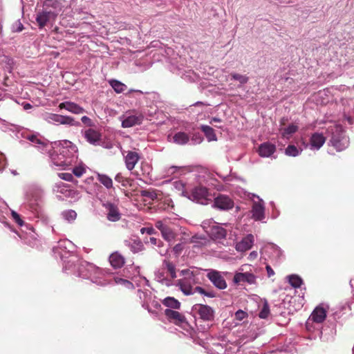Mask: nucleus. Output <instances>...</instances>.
<instances>
[{"label":"nucleus","mask_w":354,"mask_h":354,"mask_svg":"<svg viewBox=\"0 0 354 354\" xmlns=\"http://www.w3.org/2000/svg\"><path fill=\"white\" fill-rule=\"evenodd\" d=\"M18 134L29 140L41 153L48 154L50 167L55 169H69L77 163V148L69 140L50 142L24 130L19 131Z\"/></svg>","instance_id":"f257e3e1"},{"label":"nucleus","mask_w":354,"mask_h":354,"mask_svg":"<svg viewBox=\"0 0 354 354\" xmlns=\"http://www.w3.org/2000/svg\"><path fill=\"white\" fill-rule=\"evenodd\" d=\"M76 262H78V264L76 265L75 263L73 266L71 267V270H67V273L73 274L79 277L89 279L91 282L98 286H102L113 283L111 279H109V276L106 275L102 270L93 263L78 259Z\"/></svg>","instance_id":"f03ea898"},{"label":"nucleus","mask_w":354,"mask_h":354,"mask_svg":"<svg viewBox=\"0 0 354 354\" xmlns=\"http://www.w3.org/2000/svg\"><path fill=\"white\" fill-rule=\"evenodd\" d=\"M75 249V245L68 239L59 241L53 248L55 254L63 261V270L65 272L70 270L71 267L77 261V257L73 254Z\"/></svg>","instance_id":"7ed1b4c3"},{"label":"nucleus","mask_w":354,"mask_h":354,"mask_svg":"<svg viewBox=\"0 0 354 354\" xmlns=\"http://www.w3.org/2000/svg\"><path fill=\"white\" fill-rule=\"evenodd\" d=\"M44 195V189L37 184L29 185L25 192L28 206L35 216L39 217L41 212L40 203L43 201Z\"/></svg>","instance_id":"20e7f679"},{"label":"nucleus","mask_w":354,"mask_h":354,"mask_svg":"<svg viewBox=\"0 0 354 354\" xmlns=\"http://www.w3.org/2000/svg\"><path fill=\"white\" fill-rule=\"evenodd\" d=\"M57 6L58 2L55 0H45L44 1L43 8L37 11L35 17L36 22L40 29L56 19L57 14L54 11L48 10V8L50 7L57 8Z\"/></svg>","instance_id":"39448f33"},{"label":"nucleus","mask_w":354,"mask_h":354,"mask_svg":"<svg viewBox=\"0 0 354 354\" xmlns=\"http://www.w3.org/2000/svg\"><path fill=\"white\" fill-rule=\"evenodd\" d=\"M42 119L48 124L54 125H66L69 127H80V122L69 115H63L53 113L46 112L41 115Z\"/></svg>","instance_id":"423d86ee"},{"label":"nucleus","mask_w":354,"mask_h":354,"mask_svg":"<svg viewBox=\"0 0 354 354\" xmlns=\"http://www.w3.org/2000/svg\"><path fill=\"white\" fill-rule=\"evenodd\" d=\"M165 270H158L155 272V279L158 282L169 286L173 284L171 280L176 277V266L169 261L165 260L163 263Z\"/></svg>","instance_id":"0eeeda50"},{"label":"nucleus","mask_w":354,"mask_h":354,"mask_svg":"<svg viewBox=\"0 0 354 354\" xmlns=\"http://www.w3.org/2000/svg\"><path fill=\"white\" fill-rule=\"evenodd\" d=\"M165 308L164 315L166 320L175 325L177 324V299L172 297H167L162 300Z\"/></svg>","instance_id":"6e6552de"},{"label":"nucleus","mask_w":354,"mask_h":354,"mask_svg":"<svg viewBox=\"0 0 354 354\" xmlns=\"http://www.w3.org/2000/svg\"><path fill=\"white\" fill-rule=\"evenodd\" d=\"M120 120L122 122V127L129 128L142 124L144 115L141 111L131 110L121 115Z\"/></svg>","instance_id":"1a4fd4ad"},{"label":"nucleus","mask_w":354,"mask_h":354,"mask_svg":"<svg viewBox=\"0 0 354 354\" xmlns=\"http://www.w3.org/2000/svg\"><path fill=\"white\" fill-rule=\"evenodd\" d=\"M167 221H158L155 226L158 228L162 234V238L169 243L173 242L176 239V232L167 223Z\"/></svg>","instance_id":"9d476101"},{"label":"nucleus","mask_w":354,"mask_h":354,"mask_svg":"<svg viewBox=\"0 0 354 354\" xmlns=\"http://www.w3.org/2000/svg\"><path fill=\"white\" fill-rule=\"evenodd\" d=\"M206 276L216 288L224 290L227 288L226 281L221 272L216 270H209Z\"/></svg>","instance_id":"9b49d317"},{"label":"nucleus","mask_w":354,"mask_h":354,"mask_svg":"<svg viewBox=\"0 0 354 354\" xmlns=\"http://www.w3.org/2000/svg\"><path fill=\"white\" fill-rule=\"evenodd\" d=\"M192 196L193 201H195L202 205L208 204V202L212 201L207 189L202 186L194 188L192 191Z\"/></svg>","instance_id":"f8f14e48"},{"label":"nucleus","mask_w":354,"mask_h":354,"mask_svg":"<svg viewBox=\"0 0 354 354\" xmlns=\"http://www.w3.org/2000/svg\"><path fill=\"white\" fill-rule=\"evenodd\" d=\"M106 212V218L111 222H115L120 219L121 214L120 213L118 206L111 203L104 204Z\"/></svg>","instance_id":"ddd939ff"},{"label":"nucleus","mask_w":354,"mask_h":354,"mask_svg":"<svg viewBox=\"0 0 354 354\" xmlns=\"http://www.w3.org/2000/svg\"><path fill=\"white\" fill-rule=\"evenodd\" d=\"M214 206L223 210L232 209L234 206V202L231 198L225 195L219 194L214 198Z\"/></svg>","instance_id":"4468645a"},{"label":"nucleus","mask_w":354,"mask_h":354,"mask_svg":"<svg viewBox=\"0 0 354 354\" xmlns=\"http://www.w3.org/2000/svg\"><path fill=\"white\" fill-rule=\"evenodd\" d=\"M58 107L59 109H65L68 112L76 115L82 114L86 112L82 106L71 101L61 102Z\"/></svg>","instance_id":"2eb2a0df"},{"label":"nucleus","mask_w":354,"mask_h":354,"mask_svg":"<svg viewBox=\"0 0 354 354\" xmlns=\"http://www.w3.org/2000/svg\"><path fill=\"white\" fill-rule=\"evenodd\" d=\"M125 166L129 171H132L138 163L140 156L137 152L129 151L124 157Z\"/></svg>","instance_id":"dca6fc26"},{"label":"nucleus","mask_w":354,"mask_h":354,"mask_svg":"<svg viewBox=\"0 0 354 354\" xmlns=\"http://www.w3.org/2000/svg\"><path fill=\"white\" fill-rule=\"evenodd\" d=\"M254 241V236L251 234H248L241 241L236 243L235 248L238 252H245L252 247Z\"/></svg>","instance_id":"f3484780"},{"label":"nucleus","mask_w":354,"mask_h":354,"mask_svg":"<svg viewBox=\"0 0 354 354\" xmlns=\"http://www.w3.org/2000/svg\"><path fill=\"white\" fill-rule=\"evenodd\" d=\"M197 310L202 319L205 321H210L213 319L214 310L210 306L207 305L198 304Z\"/></svg>","instance_id":"a211bd4d"},{"label":"nucleus","mask_w":354,"mask_h":354,"mask_svg":"<svg viewBox=\"0 0 354 354\" xmlns=\"http://www.w3.org/2000/svg\"><path fill=\"white\" fill-rule=\"evenodd\" d=\"M234 281L236 283L247 282L250 284H253L256 281V277L250 272H238L234 274Z\"/></svg>","instance_id":"6ab92c4d"},{"label":"nucleus","mask_w":354,"mask_h":354,"mask_svg":"<svg viewBox=\"0 0 354 354\" xmlns=\"http://www.w3.org/2000/svg\"><path fill=\"white\" fill-rule=\"evenodd\" d=\"M275 151V145L268 142L261 144L258 149L259 155L263 158L270 156Z\"/></svg>","instance_id":"aec40b11"},{"label":"nucleus","mask_w":354,"mask_h":354,"mask_svg":"<svg viewBox=\"0 0 354 354\" xmlns=\"http://www.w3.org/2000/svg\"><path fill=\"white\" fill-rule=\"evenodd\" d=\"M84 137L87 142L96 145H98L100 141L101 135L97 131L93 129H88L84 131Z\"/></svg>","instance_id":"412c9836"},{"label":"nucleus","mask_w":354,"mask_h":354,"mask_svg":"<svg viewBox=\"0 0 354 354\" xmlns=\"http://www.w3.org/2000/svg\"><path fill=\"white\" fill-rule=\"evenodd\" d=\"M124 244L132 252L137 253L143 250L144 245L138 239H129L124 241Z\"/></svg>","instance_id":"4be33fe9"},{"label":"nucleus","mask_w":354,"mask_h":354,"mask_svg":"<svg viewBox=\"0 0 354 354\" xmlns=\"http://www.w3.org/2000/svg\"><path fill=\"white\" fill-rule=\"evenodd\" d=\"M53 190L57 194V196L59 198H62V196L68 197L70 196L71 193L68 186L62 182L55 184Z\"/></svg>","instance_id":"5701e85b"},{"label":"nucleus","mask_w":354,"mask_h":354,"mask_svg":"<svg viewBox=\"0 0 354 354\" xmlns=\"http://www.w3.org/2000/svg\"><path fill=\"white\" fill-rule=\"evenodd\" d=\"M138 296L142 301V306L145 309H147L150 312L149 302L151 299V292L149 290H138Z\"/></svg>","instance_id":"b1692460"},{"label":"nucleus","mask_w":354,"mask_h":354,"mask_svg":"<svg viewBox=\"0 0 354 354\" xmlns=\"http://www.w3.org/2000/svg\"><path fill=\"white\" fill-rule=\"evenodd\" d=\"M326 317V310L322 306H317L313 310L311 318L316 323L323 322Z\"/></svg>","instance_id":"393cba45"},{"label":"nucleus","mask_w":354,"mask_h":354,"mask_svg":"<svg viewBox=\"0 0 354 354\" xmlns=\"http://www.w3.org/2000/svg\"><path fill=\"white\" fill-rule=\"evenodd\" d=\"M109 262L114 268H120L124 264V257L118 252H113L109 257Z\"/></svg>","instance_id":"a878e982"},{"label":"nucleus","mask_w":354,"mask_h":354,"mask_svg":"<svg viewBox=\"0 0 354 354\" xmlns=\"http://www.w3.org/2000/svg\"><path fill=\"white\" fill-rule=\"evenodd\" d=\"M177 171V167L172 166L169 167L165 171L164 178H171L167 179L162 182V183H168L172 181V185L174 188H177V181L174 180L176 178V173Z\"/></svg>","instance_id":"bb28decb"},{"label":"nucleus","mask_w":354,"mask_h":354,"mask_svg":"<svg viewBox=\"0 0 354 354\" xmlns=\"http://www.w3.org/2000/svg\"><path fill=\"white\" fill-rule=\"evenodd\" d=\"M252 218L257 221H260L264 217V207L259 203H254L252 209Z\"/></svg>","instance_id":"cd10ccee"},{"label":"nucleus","mask_w":354,"mask_h":354,"mask_svg":"<svg viewBox=\"0 0 354 354\" xmlns=\"http://www.w3.org/2000/svg\"><path fill=\"white\" fill-rule=\"evenodd\" d=\"M326 138L322 133H315L310 138V145L312 147L319 149L325 142Z\"/></svg>","instance_id":"c85d7f7f"},{"label":"nucleus","mask_w":354,"mask_h":354,"mask_svg":"<svg viewBox=\"0 0 354 354\" xmlns=\"http://www.w3.org/2000/svg\"><path fill=\"white\" fill-rule=\"evenodd\" d=\"M330 141L333 146L339 151H342L347 145V140L345 138L339 139V138L333 136Z\"/></svg>","instance_id":"c756f323"},{"label":"nucleus","mask_w":354,"mask_h":354,"mask_svg":"<svg viewBox=\"0 0 354 354\" xmlns=\"http://www.w3.org/2000/svg\"><path fill=\"white\" fill-rule=\"evenodd\" d=\"M97 179L106 189H111L113 187V180L109 176L106 174H97Z\"/></svg>","instance_id":"7c9ffc66"},{"label":"nucleus","mask_w":354,"mask_h":354,"mask_svg":"<svg viewBox=\"0 0 354 354\" xmlns=\"http://www.w3.org/2000/svg\"><path fill=\"white\" fill-rule=\"evenodd\" d=\"M72 169L73 174L76 177H81L86 171V166L82 162H79L71 166L69 169Z\"/></svg>","instance_id":"2f4dec72"},{"label":"nucleus","mask_w":354,"mask_h":354,"mask_svg":"<svg viewBox=\"0 0 354 354\" xmlns=\"http://www.w3.org/2000/svg\"><path fill=\"white\" fill-rule=\"evenodd\" d=\"M62 218L68 223H73L77 218V213L73 209H66L61 213Z\"/></svg>","instance_id":"473e14b6"},{"label":"nucleus","mask_w":354,"mask_h":354,"mask_svg":"<svg viewBox=\"0 0 354 354\" xmlns=\"http://www.w3.org/2000/svg\"><path fill=\"white\" fill-rule=\"evenodd\" d=\"M109 82L111 86L117 93H121L124 92L127 88V86L124 84L117 80H111Z\"/></svg>","instance_id":"72a5a7b5"},{"label":"nucleus","mask_w":354,"mask_h":354,"mask_svg":"<svg viewBox=\"0 0 354 354\" xmlns=\"http://www.w3.org/2000/svg\"><path fill=\"white\" fill-rule=\"evenodd\" d=\"M211 234L216 239H222L226 236V230L218 225H214L211 228Z\"/></svg>","instance_id":"f704fd0d"},{"label":"nucleus","mask_w":354,"mask_h":354,"mask_svg":"<svg viewBox=\"0 0 354 354\" xmlns=\"http://www.w3.org/2000/svg\"><path fill=\"white\" fill-rule=\"evenodd\" d=\"M113 281H114V284L120 285V286H121L125 288H127V289L133 288V285L130 281L123 279V278H121L118 276L113 277Z\"/></svg>","instance_id":"c9c22d12"},{"label":"nucleus","mask_w":354,"mask_h":354,"mask_svg":"<svg viewBox=\"0 0 354 354\" xmlns=\"http://www.w3.org/2000/svg\"><path fill=\"white\" fill-rule=\"evenodd\" d=\"M178 286L185 295L194 294V288L190 285V282H189V284H186L185 281H183V279H180L178 281Z\"/></svg>","instance_id":"e433bc0d"},{"label":"nucleus","mask_w":354,"mask_h":354,"mask_svg":"<svg viewBox=\"0 0 354 354\" xmlns=\"http://www.w3.org/2000/svg\"><path fill=\"white\" fill-rule=\"evenodd\" d=\"M182 234V236L180 237V240L182 243H194L193 241V236H191V235L186 232L184 229H182L181 227L178 230V234ZM179 240V238H178Z\"/></svg>","instance_id":"4c0bfd02"},{"label":"nucleus","mask_w":354,"mask_h":354,"mask_svg":"<svg viewBox=\"0 0 354 354\" xmlns=\"http://www.w3.org/2000/svg\"><path fill=\"white\" fill-rule=\"evenodd\" d=\"M201 129L209 140H216V134L214 133V131L212 127L206 125V126H202Z\"/></svg>","instance_id":"58836bf2"},{"label":"nucleus","mask_w":354,"mask_h":354,"mask_svg":"<svg viewBox=\"0 0 354 354\" xmlns=\"http://www.w3.org/2000/svg\"><path fill=\"white\" fill-rule=\"evenodd\" d=\"M140 195L143 197L149 198L151 201H154L157 198L158 194L155 190L145 189L140 192Z\"/></svg>","instance_id":"ea45409f"},{"label":"nucleus","mask_w":354,"mask_h":354,"mask_svg":"<svg viewBox=\"0 0 354 354\" xmlns=\"http://www.w3.org/2000/svg\"><path fill=\"white\" fill-rule=\"evenodd\" d=\"M289 283L294 288H299L302 283V279L297 275H291L289 277Z\"/></svg>","instance_id":"a19ab883"},{"label":"nucleus","mask_w":354,"mask_h":354,"mask_svg":"<svg viewBox=\"0 0 354 354\" xmlns=\"http://www.w3.org/2000/svg\"><path fill=\"white\" fill-rule=\"evenodd\" d=\"M115 180L121 184L122 187H127L129 185L130 180L129 178L124 177L122 174L118 173L115 176Z\"/></svg>","instance_id":"79ce46f5"},{"label":"nucleus","mask_w":354,"mask_h":354,"mask_svg":"<svg viewBox=\"0 0 354 354\" xmlns=\"http://www.w3.org/2000/svg\"><path fill=\"white\" fill-rule=\"evenodd\" d=\"M180 274L184 276V280H187L188 282H192L194 281V275L193 271H191L189 269H185L180 271Z\"/></svg>","instance_id":"37998d69"},{"label":"nucleus","mask_w":354,"mask_h":354,"mask_svg":"<svg viewBox=\"0 0 354 354\" xmlns=\"http://www.w3.org/2000/svg\"><path fill=\"white\" fill-rule=\"evenodd\" d=\"M270 314V308L267 301H265L261 311L259 312V316L261 319H266Z\"/></svg>","instance_id":"c03bdc74"},{"label":"nucleus","mask_w":354,"mask_h":354,"mask_svg":"<svg viewBox=\"0 0 354 354\" xmlns=\"http://www.w3.org/2000/svg\"><path fill=\"white\" fill-rule=\"evenodd\" d=\"M178 328H182L187 332H189V330L191 329V326H189V324L187 322L185 321L184 316L180 315L179 313H178Z\"/></svg>","instance_id":"a18cd8bd"},{"label":"nucleus","mask_w":354,"mask_h":354,"mask_svg":"<svg viewBox=\"0 0 354 354\" xmlns=\"http://www.w3.org/2000/svg\"><path fill=\"white\" fill-rule=\"evenodd\" d=\"M230 75L233 80L239 81L241 84H246L248 81V77L245 75L235 73H231Z\"/></svg>","instance_id":"49530a36"},{"label":"nucleus","mask_w":354,"mask_h":354,"mask_svg":"<svg viewBox=\"0 0 354 354\" xmlns=\"http://www.w3.org/2000/svg\"><path fill=\"white\" fill-rule=\"evenodd\" d=\"M11 216L12 220L19 226H23L24 222L20 215L15 211L11 210Z\"/></svg>","instance_id":"de8ad7c7"},{"label":"nucleus","mask_w":354,"mask_h":354,"mask_svg":"<svg viewBox=\"0 0 354 354\" xmlns=\"http://www.w3.org/2000/svg\"><path fill=\"white\" fill-rule=\"evenodd\" d=\"M298 130L297 126L295 124H290L287 128L283 129V136H286L288 135H291L295 133Z\"/></svg>","instance_id":"09e8293b"},{"label":"nucleus","mask_w":354,"mask_h":354,"mask_svg":"<svg viewBox=\"0 0 354 354\" xmlns=\"http://www.w3.org/2000/svg\"><path fill=\"white\" fill-rule=\"evenodd\" d=\"M286 154L291 156H296L298 155V149L295 145H289L286 149Z\"/></svg>","instance_id":"8fccbe9b"},{"label":"nucleus","mask_w":354,"mask_h":354,"mask_svg":"<svg viewBox=\"0 0 354 354\" xmlns=\"http://www.w3.org/2000/svg\"><path fill=\"white\" fill-rule=\"evenodd\" d=\"M24 30V25L18 20L12 26V30L15 32H19Z\"/></svg>","instance_id":"3c124183"},{"label":"nucleus","mask_w":354,"mask_h":354,"mask_svg":"<svg viewBox=\"0 0 354 354\" xmlns=\"http://www.w3.org/2000/svg\"><path fill=\"white\" fill-rule=\"evenodd\" d=\"M58 176L68 182H71L73 180V176L71 173H59Z\"/></svg>","instance_id":"603ef678"},{"label":"nucleus","mask_w":354,"mask_h":354,"mask_svg":"<svg viewBox=\"0 0 354 354\" xmlns=\"http://www.w3.org/2000/svg\"><path fill=\"white\" fill-rule=\"evenodd\" d=\"M193 171V168L191 166L187 167H178V175L185 174L190 173Z\"/></svg>","instance_id":"864d4df0"},{"label":"nucleus","mask_w":354,"mask_h":354,"mask_svg":"<svg viewBox=\"0 0 354 354\" xmlns=\"http://www.w3.org/2000/svg\"><path fill=\"white\" fill-rule=\"evenodd\" d=\"M189 140V137L185 133H178V144H186Z\"/></svg>","instance_id":"5fc2aeb1"},{"label":"nucleus","mask_w":354,"mask_h":354,"mask_svg":"<svg viewBox=\"0 0 354 354\" xmlns=\"http://www.w3.org/2000/svg\"><path fill=\"white\" fill-rule=\"evenodd\" d=\"M247 317V313L242 310H239L235 313V318L239 321L243 320Z\"/></svg>","instance_id":"6e6d98bb"},{"label":"nucleus","mask_w":354,"mask_h":354,"mask_svg":"<svg viewBox=\"0 0 354 354\" xmlns=\"http://www.w3.org/2000/svg\"><path fill=\"white\" fill-rule=\"evenodd\" d=\"M81 121L88 127H92L93 125L92 120L88 116H82L81 118Z\"/></svg>","instance_id":"4d7b16f0"},{"label":"nucleus","mask_w":354,"mask_h":354,"mask_svg":"<svg viewBox=\"0 0 354 354\" xmlns=\"http://www.w3.org/2000/svg\"><path fill=\"white\" fill-rule=\"evenodd\" d=\"M140 232L142 234L146 233L147 234L151 235V234H153L155 233V230L153 227H142L140 230Z\"/></svg>","instance_id":"13d9d810"},{"label":"nucleus","mask_w":354,"mask_h":354,"mask_svg":"<svg viewBox=\"0 0 354 354\" xmlns=\"http://www.w3.org/2000/svg\"><path fill=\"white\" fill-rule=\"evenodd\" d=\"M149 243L153 245H158V247H160L161 241L155 237H150Z\"/></svg>","instance_id":"bf43d9fd"},{"label":"nucleus","mask_w":354,"mask_h":354,"mask_svg":"<svg viewBox=\"0 0 354 354\" xmlns=\"http://www.w3.org/2000/svg\"><path fill=\"white\" fill-rule=\"evenodd\" d=\"M266 269L267 270V273H268V277H270L274 275V272L272 270V268L270 267V266L267 265L266 267Z\"/></svg>","instance_id":"052dcab7"},{"label":"nucleus","mask_w":354,"mask_h":354,"mask_svg":"<svg viewBox=\"0 0 354 354\" xmlns=\"http://www.w3.org/2000/svg\"><path fill=\"white\" fill-rule=\"evenodd\" d=\"M205 289L201 288V287H199V286H197V287H195L194 288V293L195 292H198V293H200L201 295H204L205 293Z\"/></svg>","instance_id":"680f3d73"},{"label":"nucleus","mask_w":354,"mask_h":354,"mask_svg":"<svg viewBox=\"0 0 354 354\" xmlns=\"http://www.w3.org/2000/svg\"><path fill=\"white\" fill-rule=\"evenodd\" d=\"M149 304H151L152 306L155 307L157 309H159L161 308V305L158 301H156L155 300L151 299V302H149Z\"/></svg>","instance_id":"e2e57ef3"},{"label":"nucleus","mask_w":354,"mask_h":354,"mask_svg":"<svg viewBox=\"0 0 354 354\" xmlns=\"http://www.w3.org/2000/svg\"><path fill=\"white\" fill-rule=\"evenodd\" d=\"M204 295L207 297H210V298H213V297H216V294L213 291L208 292V291L205 290Z\"/></svg>","instance_id":"0e129e2a"},{"label":"nucleus","mask_w":354,"mask_h":354,"mask_svg":"<svg viewBox=\"0 0 354 354\" xmlns=\"http://www.w3.org/2000/svg\"><path fill=\"white\" fill-rule=\"evenodd\" d=\"M257 256H258L257 252L252 251L250 253L248 258L250 260H254L257 257Z\"/></svg>","instance_id":"69168bd1"},{"label":"nucleus","mask_w":354,"mask_h":354,"mask_svg":"<svg viewBox=\"0 0 354 354\" xmlns=\"http://www.w3.org/2000/svg\"><path fill=\"white\" fill-rule=\"evenodd\" d=\"M168 68L173 73H175V71L177 70V66L174 64H173V63H171L168 66Z\"/></svg>","instance_id":"338daca9"},{"label":"nucleus","mask_w":354,"mask_h":354,"mask_svg":"<svg viewBox=\"0 0 354 354\" xmlns=\"http://www.w3.org/2000/svg\"><path fill=\"white\" fill-rule=\"evenodd\" d=\"M23 106H24V109L25 110H28V109H31V108H32V105H31L30 104H29V103H24V104H23Z\"/></svg>","instance_id":"774afa93"}]
</instances>
